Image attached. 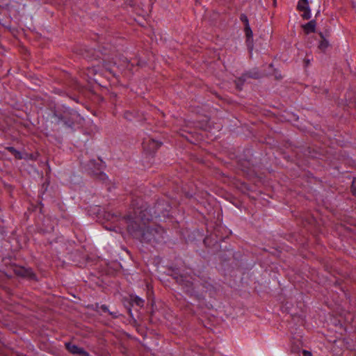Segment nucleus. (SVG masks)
<instances>
[{
	"label": "nucleus",
	"mask_w": 356,
	"mask_h": 356,
	"mask_svg": "<svg viewBox=\"0 0 356 356\" xmlns=\"http://www.w3.org/2000/svg\"><path fill=\"white\" fill-rule=\"evenodd\" d=\"M128 232L135 237L138 236V232L140 233V241L146 243H162L164 241V232L163 229L147 228L142 232L139 229H135L130 222L128 225Z\"/></svg>",
	"instance_id": "nucleus-1"
},
{
	"label": "nucleus",
	"mask_w": 356,
	"mask_h": 356,
	"mask_svg": "<svg viewBox=\"0 0 356 356\" xmlns=\"http://www.w3.org/2000/svg\"><path fill=\"white\" fill-rule=\"evenodd\" d=\"M66 348L73 354H77L80 356H88V354L83 348L74 344L70 343H66Z\"/></svg>",
	"instance_id": "nucleus-2"
},
{
	"label": "nucleus",
	"mask_w": 356,
	"mask_h": 356,
	"mask_svg": "<svg viewBox=\"0 0 356 356\" xmlns=\"http://www.w3.org/2000/svg\"><path fill=\"white\" fill-rule=\"evenodd\" d=\"M316 22L310 21L303 26V29L307 33H312L315 31Z\"/></svg>",
	"instance_id": "nucleus-3"
},
{
	"label": "nucleus",
	"mask_w": 356,
	"mask_h": 356,
	"mask_svg": "<svg viewBox=\"0 0 356 356\" xmlns=\"http://www.w3.org/2000/svg\"><path fill=\"white\" fill-rule=\"evenodd\" d=\"M298 8L301 11L310 10L309 1L305 0H300L298 3Z\"/></svg>",
	"instance_id": "nucleus-4"
},
{
	"label": "nucleus",
	"mask_w": 356,
	"mask_h": 356,
	"mask_svg": "<svg viewBox=\"0 0 356 356\" xmlns=\"http://www.w3.org/2000/svg\"><path fill=\"white\" fill-rule=\"evenodd\" d=\"M145 213H147V209H145V210H143V211H142L140 212V216L135 218L134 222L137 223L138 221H139V220H141V221L149 220V218H146Z\"/></svg>",
	"instance_id": "nucleus-5"
},
{
	"label": "nucleus",
	"mask_w": 356,
	"mask_h": 356,
	"mask_svg": "<svg viewBox=\"0 0 356 356\" xmlns=\"http://www.w3.org/2000/svg\"><path fill=\"white\" fill-rule=\"evenodd\" d=\"M329 47V42L327 40L323 39L318 45V47L321 50L325 51Z\"/></svg>",
	"instance_id": "nucleus-6"
},
{
	"label": "nucleus",
	"mask_w": 356,
	"mask_h": 356,
	"mask_svg": "<svg viewBox=\"0 0 356 356\" xmlns=\"http://www.w3.org/2000/svg\"><path fill=\"white\" fill-rule=\"evenodd\" d=\"M132 301L134 304L139 307H143L144 300L138 296H135L132 298Z\"/></svg>",
	"instance_id": "nucleus-7"
},
{
	"label": "nucleus",
	"mask_w": 356,
	"mask_h": 356,
	"mask_svg": "<svg viewBox=\"0 0 356 356\" xmlns=\"http://www.w3.org/2000/svg\"><path fill=\"white\" fill-rule=\"evenodd\" d=\"M352 191L353 193L356 195V179H354L352 183Z\"/></svg>",
	"instance_id": "nucleus-8"
},
{
	"label": "nucleus",
	"mask_w": 356,
	"mask_h": 356,
	"mask_svg": "<svg viewBox=\"0 0 356 356\" xmlns=\"http://www.w3.org/2000/svg\"><path fill=\"white\" fill-rule=\"evenodd\" d=\"M303 11L305 12V13L303 15L304 18L309 19L310 17V15H311L310 10H303Z\"/></svg>",
	"instance_id": "nucleus-9"
},
{
	"label": "nucleus",
	"mask_w": 356,
	"mask_h": 356,
	"mask_svg": "<svg viewBox=\"0 0 356 356\" xmlns=\"http://www.w3.org/2000/svg\"><path fill=\"white\" fill-rule=\"evenodd\" d=\"M245 31H246V35H247L248 38H251L252 36V32L250 28L247 27Z\"/></svg>",
	"instance_id": "nucleus-10"
},
{
	"label": "nucleus",
	"mask_w": 356,
	"mask_h": 356,
	"mask_svg": "<svg viewBox=\"0 0 356 356\" xmlns=\"http://www.w3.org/2000/svg\"><path fill=\"white\" fill-rule=\"evenodd\" d=\"M8 149L11 152H15V156L19 159L22 158L21 156H19V153L18 152H17L13 147H8Z\"/></svg>",
	"instance_id": "nucleus-11"
},
{
	"label": "nucleus",
	"mask_w": 356,
	"mask_h": 356,
	"mask_svg": "<svg viewBox=\"0 0 356 356\" xmlns=\"http://www.w3.org/2000/svg\"><path fill=\"white\" fill-rule=\"evenodd\" d=\"M302 354L304 355V356H312V353L308 351V350H303L302 351Z\"/></svg>",
	"instance_id": "nucleus-12"
}]
</instances>
